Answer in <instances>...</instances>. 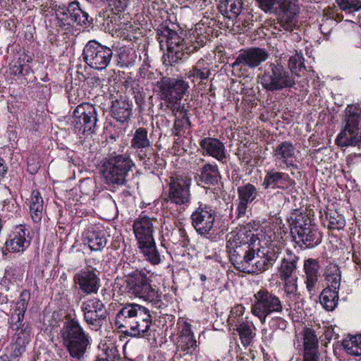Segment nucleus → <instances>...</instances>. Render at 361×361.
Instances as JSON below:
<instances>
[{"label":"nucleus","mask_w":361,"mask_h":361,"mask_svg":"<svg viewBox=\"0 0 361 361\" xmlns=\"http://www.w3.org/2000/svg\"><path fill=\"white\" fill-rule=\"evenodd\" d=\"M191 220L192 225L198 234L212 241H216L220 238L219 234H214L215 212L212 207L200 202L191 214Z\"/></svg>","instance_id":"nucleus-11"},{"label":"nucleus","mask_w":361,"mask_h":361,"mask_svg":"<svg viewBox=\"0 0 361 361\" xmlns=\"http://www.w3.org/2000/svg\"><path fill=\"white\" fill-rule=\"evenodd\" d=\"M44 212V200L38 190H33L30 201V212L32 221H41Z\"/></svg>","instance_id":"nucleus-36"},{"label":"nucleus","mask_w":361,"mask_h":361,"mask_svg":"<svg viewBox=\"0 0 361 361\" xmlns=\"http://www.w3.org/2000/svg\"><path fill=\"white\" fill-rule=\"evenodd\" d=\"M254 326L252 324L242 322L236 325L235 330L238 333L240 339L243 346L247 347L252 343L255 333L253 331Z\"/></svg>","instance_id":"nucleus-41"},{"label":"nucleus","mask_w":361,"mask_h":361,"mask_svg":"<svg viewBox=\"0 0 361 361\" xmlns=\"http://www.w3.org/2000/svg\"><path fill=\"white\" fill-rule=\"evenodd\" d=\"M176 118H189L188 116V111L185 107L184 104H179L178 106L176 107V111L175 114Z\"/></svg>","instance_id":"nucleus-62"},{"label":"nucleus","mask_w":361,"mask_h":361,"mask_svg":"<svg viewBox=\"0 0 361 361\" xmlns=\"http://www.w3.org/2000/svg\"><path fill=\"white\" fill-rule=\"evenodd\" d=\"M293 183L294 180L288 174L272 169L267 172L262 186L265 190L269 188L286 190Z\"/></svg>","instance_id":"nucleus-28"},{"label":"nucleus","mask_w":361,"mask_h":361,"mask_svg":"<svg viewBox=\"0 0 361 361\" xmlns=\"http://www.w3.org/2000/svg\"><path fill=\"white\" fill-rule=\"evenodd\" d=\"M344 128L336 137L341 147L356 146L361 143V107L348 105L345 111Z\"/></svg>","instance_id":"nucleus-6"},{"label":"nucleus","mask_w":361,"mask_h":361,"mask_svg":"<svg viewBox=\"0 0 361 361\" xmlns=\"http://www.w3.org/2000/svg\"><path fill=\"white\" fill-rule=\"evenodd\" d=\"M157 223L156 219L144 215L135 219L133 225L138 247L146 259L152 264H158L161 262L160 255L153 237L155 224Z\"/></svg>","instance_id":"nucleus-1"},{"label":"nucleus","mask_w":361,"mask_h":361,"mask_svg":"<svg viewBox=\"0 0 361 361\" xmlns=\"http://www.w3.org/2000/svg\"><path fill=\"white\" fill-rule=\"evenodd\" d=\"M133 166L128 155H111L103 162L101 173L106 183L121 185L126 183V177Z\"/></svg>","instance_id":"nucleus-7"},{"label":"nucleus","mask_w":361,"mask_h":361,"mask_svg":"<svg viewBox=\"0 0 361 361\" xmlns=\"http://www.w3.org/2000/svg\"><path fill=\"white\" fill-rule=\"evenodd\" d=\"M73 283L86 295L97 294L100 288V279L93 270H81L74 274Z\"/></svg>","instance_id":"nucleus-19"},{"label":"nucleus","mask_w":361,"mask_h":361,"mask_svg":"<svg viewBox=\"0 0 361 361\" xmlns=\"http://www.w3.org/2000/svg\"><path fill=\"white\" fill-rule=\"evenodd\" d=\"M262 257L267 263L269 267H272L279 257V252L273 248L269 247L266 252L263 253Z\"/></svg>","instance_id":"nucleus-59"},{"label":"nucleus","mask_w":361,"mask_h":361,"mask_svg":"<svg viewBox=\"0 0 361 361\" xmlns=\"http://www.w3.org/2000/svg\"><path fill=\"white\" fill-rule=\"evenodd\" d=\"M30 299V293L29 291L25 290L20 293L16 303L14 311L10 317L9 324L22 323Z\"/></svg>","instance_id":"nucleus-35"},{"label":"nucleus","mask_w":361,"mask_h":361,"mask_svg":"<svg viewBox=\"0 0 361 361\" xmlns=\"http://www.w3.org/2000/svg\"><path fill=\"white\" fill-rule=\"evenodd\" d=\"M197 341L192 332L191 325L184 322L177 341V349L184 355H192L197 348Z\"/></svg>","instance_id":"nucleus-29"},{"label":"nucleus","mask_w":361,"mask_h":361,"mask_svg":"<svg viewBox=\"0 0 361 361\" xmlns=\"http://www.w3.org/2000/svg\"><path fill=\"white\" fill-rule=\"evenodd\" d=\"M290 232L298 242H302L305 247H314L322 242V235L310 219L302 213L295 214L291 218Z\"/></svg>","instance_id":"nucleus-8"},{"label":"nucleus","mask_w":361,"mask_h":361,"mask_svg":"<svg viewBox=\"0 0 361 361\" xmlns=\"http://www.w3.org/2000/svg\"><path fill=\"white\" fill-rule=\"evenodd\" d=\"M300 8L297 0H278L275 14L298 15Z\"/></svg>","instance_id":"nucleus-42"},{"label":"nucleus","mask_w":361,"mask_h":361,"mask_svg":"<svg viewBox=\"0 0 361 361\" xmlns=\"http://www.w3.org/2000/svg\"><path fill=\"white\" fill-rule=\"evenodd\" d=\"M28 68H29V67L25 66L24 65L20 64L19 63L18 65L17 64L13 65V67L11 68V70H12L13 73L15 75H18L27 74L29 72Z\"/></svg>","instance_id":"nucleus-60"},{"label":"nucleus","mask_w":361,"mask_h":361,"mask_svg":"<svg viewBox=\"0 0 361 361\" xmlns=\"http://www.w3.org/2000/svg\"><path fill=\"white\" fill-rule=\"evenodd\" d=\"M151 145V142L148 137V130L140 127L135 130L133 137L130 140V146H145Z\"/></svg>","instance_id":"nucleus-45"},{"label":"nucleus","mask_w":361,"mask_h":361,"mask_svg":"<svg viewBox=\"0 0 361 361\" xmlns=\"http://www.w3.org/2000/svg\"><path fill=\"white\" fill-rule=\"evenodd\" d=\"M147 309L146 307L137 303H126L117 313L115 324L118 329L123 331L127 329L134 324L136 317L142 316V312Z\"/></svg>","instance_id":"nucleus-20"},{"label":"nucleus","mask_w":361,"mask_h":361,"mask_svg":"<svg viewBox=\"0 0 361 361\" xmlns=\"http://www.w3.org/2000/svg\"><path fill=\"white\" fill-rule=\"evenodd\" d=\"M277 25L280 30L293 31L298 27V15L278 14Z\"/></svg>","instance_id":"nucleus-43"},{"label":"nucleus","mask_w":361,"mask_h":361,"mask_svg":"<svg viewBox=\"0 0 361 361\" xmlns=\"http://www.w3.org/2000/svg\"><path fill=\"white\" fill-rule=\"evenodd\" d=\"M298 276L283 281L284 282L283 290L286 295L290 299H298L300 297L298 286Z\"/></svg>","instance_id":"nucleus-46"},{"label":"nucleus","mask_w":361,"mask_h":361,"mask_svg":"<svg viewBox=\"0 0 361 361\" xmlns=\"http://www.w3.org/2000/svg\"><path fill=\"white\" fill-rule=\"evenodd\" d=\"M325 281L327 283L326 288L339 290L341 280V274L338 266L330 264L326 267L324 272Z\"/></svg>","instance_id":"nucleus-39"},{"label":"nucleus","mask_w":361,"mask_h":361,"mask_svg":"<svg viewBox=\"0 0 361 361\" xmlns=\"http://www.w3.org/2000/svg\"><path fill=\"white\" fill-rule=\"evenodd\" d=\"M160 45L166 42L167 47V58L164 59L166 65L172 66L184 59L185 55H190L200 49L199 45H188L176 32L164 27L162 34L159 37Z\"/></svg>","instance_id":"nucleus-5"},{"label":"nucleus","mask_w":361,"mask_h":361,"mask_svg":"<svg viewBox=\"0 0 361 361\" xmlns=\"http://www.w3.org/2000/svg\"><path fill=\"white\" fill-rule=\"evenodd\" d=\"M262 87L269 91L292 88L296 83L295 77L278 61L266 64L264 73L259 76Z\"/></svg>","instance_id":"nucleus-4"},{"label":"nucleus","mask_w":361,"mask_h":361,"mask_svg":"<svg viewBox=\"0 0 361 361\" xmlns=\"http://www.w3.org/2000/svg\"><path fill=\"white\" fill-rule=\"evenodd\" d=\"M155 88L161 99L175 104L185 95L189 85L182 78L162 77L156 82Z\"/></svg>","instance_id":"nucleus-12"},{"label":"nucleus","mask_w":361,"mask_h":361,"mask_svg":"<svg viewBox=\"0 0 361 361\" xmlns=\"http://www.w3.org/2000/svg\"><path fill=\"white\" fill-rule=\"evenodd\" d=\"M269 269L267 263L264 260L262 256L254 263L250 262L248 264L247 269L249 271H245L244 273L254 274L257 272H263Z\"/></svg>","instance_id":"nucleus-54"},{"label":"nucleus","mask_w":361,"mask_h":361,"mask_svg":"<svg viewBox=\"0 0 361 361\" xmlns=\"http://www.w3.org/2000/svg\"><path fill=\"white\" fill-rule=\"evenodd\" d=\"M238 203L236 206V218L241 219L246 216L248 204L255 202L258 197L255 185L247 183L237 188Z\"/></svg>","instance_id":"nucleus-21"},{"label":"nucleus","mask_w":361,"mask_h":361,"mask_svg":"<svg viewBox=\"0 0 361 361\" xmlns=\"http://www.w3.org/2000/svg\"><path fill=\"white\" fill-rule=\"evenodd\" d=\"M118 360L116 350L108 348L97 355L95 361H118Z\"/></svg>","instance_id":"nucleus-58"},{"label":"nucleus","mask_w":361,"mask_h":361,"mask_svg":"<svg viewBox=\"0 0 361 361\" xmlns=\"http://www.w3.org/2000/svg\"><path fill=\"white\" fill-rule=\"evenodd\" d=\"M340 9L348 12L354 13L361 9L360 0H335Z\"/></svg>","instance_id":"nucleus-49"},{"label":"nucleus","mask_w":361,"mask_h":361,"mask_svg":"<svg viewBox=\"0 0 361 361\" xmlns=\"http://www.w3.org/2000/svg\"><path fill=\"white\" fill-rule=\"evenodd\" d=\"M226 251L234 267L244 272L249 271L248 264L255 256L253 245L248 242H242L235 235L230 236L226 242Z\"/></svg>","instance_id":"nucleus-10"},{"label":"nucleus","mask_w":361,"mask_h":361,"mask_svg":"<svg viewBox=\"0 0 361 361\" xmlns=\"http://www.w3.org/2000/svg\"><path fill=\"white\" fill-rule=\"evenodd\" d=\"M82 59L91 68L102 71L110 63L113 51L96 40H90L82 50Z\"/></svg>","instance_id":"nucleus-13"},{"label":"nucleus","mask_w":361,"mask_h":361,"mask_svg":"<svg viewBox=\"0 0 361 361\" xmlns=\"http://www.w3.org/2000/svg\"><path fill=\"white\" fill-rule=\"evenodd\" d=\"M131 106L126 99L121 98L113 101L111 106L112 116L121 123L127 122L132 116Z\"/></svg>","instance_id":"nucleus-31"},{"label":"nucleus","mask_w":361,"mask_h":361,"mask_svg":"<svg viewBox=\"0 0 361 361\" xmlns=\"http://www.w3.org/2000/svg\"><path fill=\"white\" fill-rule=\"evenodd\" d=\"M283 309V302L280 298L267 288L262 287L254 294L251 312L262 324L266 322L269 315L273 313H281Z\"/></svg>","instance_id":"nucleus-9"},{"label":"nucleus","mask_w":361,"mask_h":361,"mask_svg":"<svg viewBox=\"0 0 361 361\" xmlns=\"http://www.w3.org/2000/svg\"><path fill=\"white\" fill-rule=\"evenodd\" d=\"M271 322L273 323V326L276 329L284 330L287 327V322L279 317L272 318Z\"/></svg>","instance_id":"nucleus-63"},{"label":"nucleus","mask_w":361,"mask_h":361,"mask_svg":"<svg viewBox=\"0 0 361 361\" xmlns=\"http://www.w3.org/2000/svg\"><path fill=\"white\" fill-rule=\"evenodd\" d=\"M171 241L181 247H185L189 244V238L185 228L180 227L174 229L171 232Z\"/></svg>","instance_id":"nucleus-48"},{"label":"nucleus","mask_w":361,"mask_h":361,"mask_svg":"<svg viewBox=\"0 0 361 361\" xmlns=\"http://www.w3.org/2000/svg\"><path fill=\"white\" fill-rule=\"evenodd\" d=\"M302 361H319L318 351H304Z\"/></svg>","instance_id":"nucleus-61"},{"label":"nucleus","mask_w":361,"mask_h":361,"mask_svg":"<svg viewBox=\"0 0 361 361\" xmlns=\"http://www.w3.org/2000/svg\"><path fill=\"white\" fill-rule=\"evenodd\" d=\"M243 6V0H221L219 9L224 17L235 20L240 14Z\"/></svg>","instance_id":"nucleus-34"},{"label":"nucleus","mask_w":361,"mask_h":361,"mask_svg":"<svg viewBox=\"0 0 361 361\" xmlns=\"http://www.w3.org/2000/svg\"><path fill=\"white\" fill-rule=\"evenodd\" d=\"M152 282L147 274L139 269L133 270L124 276L125 290L127 293L157 305L161 301V293Z\"/></svg>","instance_id":"nucleus-2"},{"label":"nucleus","mask_w":361,"mask_h":361,"mask_svg":"<svg viewBox=\"0 0 361 361\" xmlns=\"http://www.w3.org/2000/svg\"><path fill=\"white\" fill-rule=\"evenodd\" d=\"M83 241L92 251H100L107 243L105 231L98 225H91L83 233Z\"/></svg>","instance_id":"nucleus-25"},{"label":"nucleus","mask_w":361,"mask_h":361,"mask_svg":"<svg viewBox=\"0 0 361 361\" xmlns=\"http://www.w3.org/2000/svg\"><path fill=\"white\" fill-rule=\"evenodd\" d=\"M298 259V256L293 255L290 250H287V257L281 260L278 269L279 276L281 281H286L297 276L295 273Z\"/></svg>","instance_id":"nucleus-30"},{"label":"nucleus","mask_w":361,"mask_h":361,"mask_svg":"<svg viewBox=\"0 0 361 361\" xmlns=\"http://www.w3.org/2000/svg\"><path fill=\"white\" fill-rule=\"evenodd\" d=\"M140 317H142V319L134 321V324H131L127 331H123V333L131 337L149 339L151 336H154L155 331L152 329V319L149 310L147 308Z\"/></svg>","instance_id":"nucleus-22"},{"label":"nucleus","mask_w":361,"mask_h":361,"mask_svg":"<svg viewBox=\"0 0 361 361\" xmlns=\"http://www.w3.org/2000/svg\"><path fill=\"white\" fill-rule=\"evenodd\" d=\"M200 180L205 185H214L221 178L218 166L213 163H206L200 168Z\"/></svg>","instance_id":"nucleus-33"},{"label":"nucleus","mask_w":361,"mask_h":361,"mask_svg":"<svg viewBox=\"0 0 361 361\" xmlns=\"http://www.w3.org/2000/svg\"><path fill=\"white\" fill-rule=\"evenodd\" d=\"M112 11L120 13L123 11L128 6V0H102Z\"/></svg>","instance_id":"nucleus-56"},{"label":"nucleus","mask_w":361,"mask_h":361,"mask_svg":"<svg viewBox=\"0 0 361 361\" xmlns=\"http://www.w3.org/2000/svg\"><path fill=\"white\" fill-rule=\"evenodd\" d=\"M328 220V228L340 230L344 228L345 221L342 216L337 212H331L326 215Z\"/></svg>","instance_id":"nucleus-50"},{"label":"nucleus","mask_w":361,"mask_h":361,"mask_svg":"<svg viewBox=\"0 0 361 361\" xmlns=\"http://www.w3.org/2000/svg\"><path fill=\"white\" fill-rule=\"evenodd\" d=\"M81 311L84 320L92 329L97 330L106 318V310L102 301L97 298H90L82 302Z\"/></svg>","instance_id":"nucleus-16"},{"label":"nucleus","mask_w":361,"mask_h":361,"mask_svg":"<svg viewBox=\"0 0 361 361\" xmlns=\"http://www.w3.org/2000/svg\"><path fill=\"white\" fill-rule=\"evenodd\" d=\"M269 57V54L265 49L250 47L241 49L231 66L233 70H253L266 61Z\"/></svg>","instance_id":"nucleus-15"},{"label":"nucleus","mask_w":361,"mask_h":361,"mask_svg":"<svg viewBox=\"0 0 361 361\" xmlns=\"http://www.w3.org/2000/svg\"><path fill=\"white\" fill-rule=\"evenodd\" d=\"M338 8L335 5L329 6L324 9L322 22L328 20H333L336 22H340L343 19V16L338 12Z\"/></svg>","instance_id":"nucleus-53"},{"label":"nucleus","mask_w":361,"mask_h":361,"mask_svg":"<svg viewBox=\"0 0 361 361\" xmlns=\"http://www.w3.org/2000/svg\"><path fill=\"white\" fill-rule=\"evenodd\" d=\"M338 291L325 288L319 295L320 303L323 307L327 311H333L338 305Z\"/></svg>","instance_id":"nucleus-38"},{"label":"nucleus","mask_w":361,"mask_h":361,"mask_svg":"<svg viewBox=\"0 0 361 361\" xmlns=\"http://www.w3.org/2000/svg\"><path fill=\"white\" fill-rule=\"evenodd\" d=\"M257 6L265 13L276 12V5L278 0H255Z\"/></svg>","instance_id":"nucleus-57"},{"label":"nucleus","mask_w":361,"mask_h":361,"mask_svg":"<svg viewBox=\"0 0 361 361\" xmlns=\"http://www.w3.org/2000/svg\"><path fill=\"white\" fill-rule=\"evenodd\" d=\"M303 279L310 294L314 291L321 275V265L317 259L308 258L303 262Z\"/></svg>","instance_id":"nucleus-24"},{"label":"nucleus","mask_w":361,"mask_h":361,"mask_svg":"<svg viewBox=\"0 0 361 361\" xmlns=\"http://www.w3.org/2000/svg\"><path fill=\"white\" fill-rule=\"evenodd\" d=\"M288 67L292 75L294 73L298 76L299 74L298 73L305 70L302 55L296 54L294 56H290L288 60Z\"/></svg>","instance_id":"nucleus-47"},{"label":"nucleus","mask_w":361,"mask_h":361,"mask_svg":"<svg viewBox=\"0 0 361 361\" xmlns=\"http://www.w3.org/2000/svg\"><path fill=\"white\" fill-rule=\"evenodd\" d=\"M64 346L71 357L80 360L90 344V338L75 319L68 320L61 329Z\"/></svg>","instance_id":"nucleus-3"},{"label":"nucleus","mask_w":361,"mask_h":361,"mask_svg":"<svg viewBox=\"0 0 361 361\" xmlns=\"http://www.w3.org/2000/svg\"><path fill=\"white\" fill-rule=\"evenodd\" d=\"M304 351H318V339L315 332L310 328H306L303 334Z\"/></svg>","instance_id":"nucleus-44"},{"label":"nucleus","mask_w":361,"mask_h":361,"mask_svg":"<svg viewBox=\"0 0 361 361\" xmlns=\"http://www.w3.org/2000/svg\"><path fill=\"white\" fill-rule=\"evenodd\" d=\"M41 167L40 157L37 154H32L27 158V171L31 174H35Z\"/></svg>","instance_id":"nucleus-55"},{"label":"nucleus","mask_w":361,"mask_h":361,"mask_svg":"<svg viewBox=\"0 0 361 361\" xmlns=\"http://www.w3.org/2000/svg\"><path fill=\"white\" fill-rule=\"evenodd\" d=\"M211 63L203 58L200 59L192 68L187 73V77L192 81L204 82L211 75Z\"/></svg>","instance_id":"nucleus-32"},{"label":"nucleus","mask_w":361,"mask_h":361,"mask_svg":"<svg viewBox=\"0 0 361 361\" xmlns=\"http://www.w3.org/2000/svg\"><path fill=\"white\" fill-rule=\"evenodd\" d=\"M341 345L348 355L361 356V334L355 336L348 335L342 341Z\"/></svg>","instance_id":"nucleus-37"},{"label":"nucleus","mask_w":361,"mask_h":361,"mask_svg":"<svg viewBox=\"0 0 361 361\" xmlns=\"http://www.w3.org/2000/svg\"><path fill=\"white\" fill-rule=\"evenodd\" d=\"M97 121V113L94 105L85 102L76 106L73 111L71 123L75 133L92 134L94 132Z\"/></svg>","instance_id":"nucleus-14"},{"label":"nucleus","mask_w":361,"mask_h":361,"mask_svg":"<svg viewBox=\"0 0 361 361\" xmlns=\"http://www.w3.org/2000/svg\"><path fill=\"white\" fill-rule=\"evenodd\" d=\"M273 157L276 162L286 165L287 168L295 166L296 148L289 141H283L273 148Z\"/></svg>","instance_id":"nucleus-27"},{"label":"nucleus","mask_w":361,"mask_h":361,"mask_svg":"<svg viewBox=\"0 0 361 361\" xmlns=\"http://www.w3.org/2000/svg\"><path fill=\"white\" fill-rule=\"evenodd\" d=\"M87 82L91 87H101L102 85V80L95 75L88 77Z\"/></svg>","instance_id":"nucleus-64"},{"label":"nucleus","mask_w":361,"mask_h":361,"mask_svg":"<svg viewBox=\"0 0 361 361\" xmlns=\"http://www.w3.org/2000/svg\"><path fill=\"white\" fill-rule=\"evenodd\" d=\"M191 127V123L190 118H176L173 124V135L176 137L182 136L185 129H188Z\"/></svg>","instance_id":"nucleus-52"},{"label":"nucleus","mask_w":361,"mask_h":361,"mask_svg":"<svg viewBox=\"0 0 361 361\" xmlns=\"http://www.w3.org/2000/svg\"><path fill=\"white\" fill-rule=\"evenodd\" d=\"M67 11L71 19L78 25H82L87 23L88 13L81 8L78 1L71 2L67 8Z\"/></svg>","instance_id":"nucleus-40"},{"label":"nucleus","mask_w":361,"mask_h":361,"mask_svg":"<svg viewBox=\"0 0 361 361\" xmlns=\"http://www.w3.org/2000/svg\"><path fill=\"white\" fill-rule=\"evenodd\" d=\"M192 179L188 176L171 177L169 183V197L176 204H188L190 202Z\"/></svg>","instance_id":"nucleus-17"},{"label":"nucleus","mask_w":361,"mask_h":361,"mask_svg":"<svg viewBox=\"0 0 361 361\" xmlns=\"http://www.w3.org/2000/svg\"><path fill=\"white\" fill-rule=\"evenodd\" d=\"M130 149L134 152L135 156L140 160L146 162L149 160L154 153L152 145L145 146H130Z\"/></svg>","instance_id":"nucleus-51"},{"label":"nucleus","mask_w":361,"mask_h":361,"mask_svg":"<svg viewBox=\"0 0 361 361\" xmlns=\"http://www.w3.org/2000/svg\"><path fill=\"white\" fill-rule=\"evenodd\" d=\"M29 231L23 226L15 228L6 242V249L11 252H23L30 244Z\"/></svg>","instance_id":"nucleus-23"},{"label":"nucleus","mask_w":361,"mask_h":361,"mask_svg":"<svg viewBox=\"0 0 361 361\" xmlns=\"http://www.w3.org/2000/svg\"><path fill=\"white\" fill-rule=\"evenodd\" d=\"M203 153L216 159L222 164H226L227 156L224 144L219 139L206 137L200 141Z\"/></svg>","instance_id":"nucleus-26"},{"label":"nucleus","mask_w":361,"mask_h":361,"mask_svg":"<svg viewBox=\"0 0 361 361\" xmlns=\"http://www.w3.org/2000/svg\"><path fill=\"white\" fill-rule=\"evenodd\" d=\"M10 328L15 331L11 344V355L13 358L20 357L25 350L30 341L31 326L28 323L10 324Z\"/></svg>","instance_id":"nucleus-18"}]
</instances>
